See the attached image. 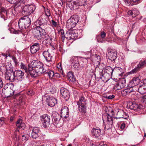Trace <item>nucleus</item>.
Returning <instances> with one entry per match:
<instances>
[{"mask_svg": "<svg viewBox=\"0 0 146 146\" xmlns=\"http://www.w3.org/2000/svg\"><path fill=\"white\" fill-rule=\"evenodd\" d=\"M46 101L48 102V105L51 107L54 106L57 103V100L56 99L50 96L46 99Z\"/></svg>", "mask_w": 146, "mask_h": 146, "instance_id": "20", "label": "nucleus"}, {"mask_svg": "<svg viewBox=\"0 0 146 146\" xmlns=\"http://www.w3.org/2000/svg\"><path fill=\"white\" fill-rule=\"evenodd\" d=\"M15 119V117L13 116H11L10 117V121L12 122H13L14 120Z\"/></svg>", "mask_w": 146, "mask_h": 146, "instance_id": "63", "label": "nucleus"}, {"mask_svg": "<svg viewBox=\"0 0 146 146\" xmlns=\"http://www.w3.org/2000/svg\"><path fill=\"white\" fill-rule=\"evenodd\" d=\"M40 130L37 127H34L32 129L31 137L33 139H36L39 136Z\"/></svg>", "mask_w": 146, "mask_h": 146, "instance_id": "16", "label": "nucleus"}, {"mask_svg": "<svg viewBox=\"0 0 146 146\" xmlns=\"http://www.w3.org/2000/svg\"><path fill=\"white\" fill-rule=\"evenodd\" d=\"M115 97V96L113 95H111L109 96H106V98L109 99H112Z\"/></svg>", "mask_w": 146, "mask_h": 146, "instance_id": "58", "label": "nucleus"}, {"mask_svg": "<svg viewBox=\"0 0 146 146\" xmlns=\"http://www.w3.org/2000/svg\"><path fill=\"white\" fill-rule=\"evenodd\" d=\"M138 91L141 94L146 93V86L141 85L138 88Z\"/></svg>", "mask_w": 146, "mask_h": 146, "instance_id": "32", "label": "nucleus"}, {"mask_svg": "<svg viewBox=\"0 0 146 146\" xmlns=\"http://www.w3.org/2000/svg\"><path fill=\"white\" fill-rule=\"evenodd\" d=\"M125 127V124L124 123H122L120 126V129L122 130H124Z\"/></svg>", "mask_w": 146, "mask_h": 146, "instance_id": "62", "label": "nucleus"}, {"mask_svg": "<svg viewBox=\"0 0 146 146\" xmlns=\"http://www.w3.org/2000/svg\"><path fill=\"white\" fill-rule=\"evenodd\" d=\"M6 72H13V67L10 63L8 62L6 65Z\"/></svg>", "mask_w": 146, "mask_h": 146, "instance_id": "38", "label": "nucleus"}, {"mask_svg": "<svg viewBox=\"0 0 146 146\" xmlns=\"http://www.w3.org/2000/svg\"><path fill=\"white\" fill-rule=\"evenodd\" d=\"M141 80L139 77H135L133 79L132 81L129 82L130 87L137 86L139 84H140Z\"/></svg>", "mask_w": 146, "mask_h": 146, "instance_id": "23", "label": "nucleus"}, {"mask_svg": "<svg viewBox=\"0 0 146 146\" xmlns=\"http://www.w3.org/2000/svg\"><path fill=\"white\" fill-rule=\"evenodd\" d=\"M13 74L15 76V80L18 81H22L23 79L24 72L20 70H16L13 72Z\"/></svg>", "mask_w": 146, "mask_h": 146, "instance_id": "13", "label": "nucleus"}, {"mask_svg": "<svg viewBox=\"0 0 146 146\" xmlns=\"http://www.w3.org/2000/svg\"><path fill=\"white\" fill-rule=\"evenodd\" d=\"M31 20L27 16L21 17L18 21V25L21 30L25 29L29 27L31 25Z\"/></svg>", "mask_w": 146, "mask_h": 146, "instance_id": "3", "label": "nucleus"}, {"mask_svg": "<svg viewBox=\"0 0 146 146\" xmlns=\"http://www.w3.org/2000/svg\"><path fill=\"white\" fill-rule=\"evenodd\" d=\"M106 36V33H105L104 32H102L101 33V37L103 38H105Z\"/></svg>", "mask_w": 146, "mask_h": 146, "instance_id": "59", "label": "nucleus"}, {"mask_svg": "<svg viewBox=\"0 0 146 146\" xmlns=\"http://www.w3.org/2000/svg\"><path fill=\"white\" fill-rule=\"evenodd\" d=\"M86 100L85 98L83 97H82L79 98V101L77 102V105H82V104H86L85 102Z\"/></svg>", "mask_w": 146, "mask_h": 146, "instance_id": "41", "label": "nucleus"}, {"mask_svg": "<svg viewBox=\"0 0 146 146\" xmlns=\"http://www.w3.org/2000/svg\"><path fill=\"white\" fill-rule=\"evenodd\" d=\"M9 3L11 4H14L16 6L19 5V0H6Z\"/></svg>", "mask_w": 146, "mask_h": 146, "instance_id": "42", "label": "nucleus"}, {"mask_svg": "<svg viewBox=\"0 0 146 146\" xmlns=\"http://www.w3.org/2000/svg\"><path fill=\"white\" fill-rule=\"evenodd\" d=\"M40 119L43 126L46 127L49 126L50 124V116L47 114H44L40 116Z\"/></svg>", "mask_w": 146, "mask_h": 146, "instance_id": "11", "label": "nucleus"}, {"mask_svg": "<svg viewBox=\"0 0 146 146\" xmlns=\"http://www.w3.org/2000/svg\"><path fill=\"white\" fill-rule=\"evenodd\" d=\"M12 86V85L11 84H6L4 87V89L6 91V90L9 89L10 88H11Z\"/></svg>", "mask_w": 146, "mask_h": 146, "instance_id": "51", "label": "nucleus"}, {"mask_svg": "<svg viewBox=\"0 0 146 146\" xmlns=\"http://www.w3.org/2000/svg\"><path fill=\"white\" fill-rule=\"evenodd\" d=\"M20 66L21 68L24 69L25 72L28 73V68H27L24 64L22 62L21 63Z\"/></svg>", "mask_w": 146, "mask_h": 146, "instance_id": "49", "label": "nucleus"}, {"mask_svg": "<svg viewBox=\"0 0 146 146\" xmlns=\"http://www.w3.org/2000/svg\"><path fill=\"white\" fill-rule=\"evenodd\" d=\"M129 94L127 89L122 90L121 92V94L123 96H126L127 95Z\"/></svg>", "mask_w": 146, "mask_h": 146, "instance_id": "50", "label": "nucleus"}, {"mask_svg": "<svg viewBox=\"0 0 146 146\" xmlns=\"http://www.w3.org/2000/svg\"><path fill=\"white\" fill-rule=\"evenodd\" d=\"M104 123H105L104 125V129L105 130H108L111 128L113 126V121L111 118H108L106 119V121H104Z\"/></svg>", "mask_w": 146, "mask_h": 146, "instance_id": "19", "label": "nucleus"}, {"mask_svg": "<svg viewBox=\"0 0 146 146\" xmlns=\"http://www.w3.org/2000/svg\"><path fill=\"white\" fill-rule=\"evenodd\" d=\"M28 73H29L32 77L35 78L39 75V73L35 70V69L32 67H29L28 68Z\"/></svg>", "mask_w": 146, "mask_h": 146, "instance_id": "27", "label": "nucleus"}, {"mask_svg": "<svg viewBox=\"0 0 146 146\" xmlns=\"http://www.w3.org/2000/svg\"><path fill=\"white\" fill-rule=\"evenodd\" d=\"M12 73L10 72H6L5 76L7 80H9L11 82H13L14 80H15V76L13 74V75H12Z\"/></svg>", "mask_w": 146, "mask_h": 146, "instance_id": "28", "label": "nucleus"}, {"mask_svg": "<svg viewBox=\"0 0 146 146\" xmlns=\"http://www.w3.org/2000/svg\"><path fill=\"white\" fill-rule=\"evenodd\" d=\"M125 79L124 78H121L116 83L115 85L113 87V89L115 90L121 89L125 87Z\"/></svg>", "mask_w": 146, "mask_h": 146, "instance_id": "12", "label": "nucleus"}, {"mask_svg": "<svg viewBox=\"0 0 146 146\" xmlns=\"http://www.w3.org/2000/svg\"><path fill=\"white\" fill-rule=\"evenodd\" d=\"M140 70V69L137 66L136 67L130 71L129 73L130 74H134L138 72Z\"/></svg>", "mask_w": 146, "mask_h": 146, "instance_id": "44", "label": "nucleus"}, {"mask_svg": "<svg viewBox=\"0 0 146 146\" xmlns=\"http://www.w3.org/2000/svg\"><path fill=\"white\" fill-rule=\"evenodd\" d=\"M86 0H79L78 4L79 6H84L86 5Z\"/></svg>", "mask_w": 146, "mask_h": 146, "instance_id": "47", "label": "nucleus"}, {"mask_svg": "<svg viewBox=\"0 0 146 146\" xmlns=\"http://www.w3.org/2000/svg\"><path fill=\"white\" fill-rule=\"evenodd\" d=\"M79 31V30L76 29L70 30L64 35L63 31H61V36L62 41H63L64 40L65 38L68 40L76 39L78 36V33Z\"/></svg>", "mask_w": 146, "mask_h": 146, "instance_id": "1", "label": "nucleus"}, {"mask_svg": "<svg viewBox=\"0 0 146 146\" xmlns=\"http://www.w3.org/2000/svg\"><path fill=\"white\" fill-rule=\"evenodd\" d=\"M27 95L30 96H32L34 94V92L32 90H29L27 92Z\"/></svg>", "mask_w": 146, "mask_h": 146, "instance_id": "57", "label": "nucleus"}, {"mask_svg": "<svg viewBox=\"0 0 146 146\" xmlns=\"http://www.w3.org/2000/svg\"><path fill=\"white\" fill-rule=\"evenodd\" d=\"M127 107L134 110H138L140 109V106L137 104L131 102H129L127 103Z\"/></svg>", "mask_w": 146, "mask_h": 146, "instance_id": "15", "label": "nucleus"}, {"mask_svg": "<svg viewBox=\"0 0 146 146\" xmlns=\"http://www.w3.org/2000/svg\"><path fill=\"white\" fill-rule=\"evenodd\" d=\"M47 19L45 15L42 14L36 21V23L40 25L37 27H42L45 29L47 28Z\"/></svg>", "mask_w": 146, "mask_h": 146, "instance_id": "9", "label": "nucleus"}, {"mask_svg": "<svg viewBox=\"0 0 146 146\" xmlns=\"http://www.w3.org/2000/svg\"><path fill=\"white\" fill-rule=\"evenodd\" d=\"M5 118L3 117L0 118V126H2L5 123Z\"/></svg>", "mask_w": 146, "mask_h": 146, "instance_id": "52", "label": "nucleus"}, {"mask_svg": "<svg viewBox=\"0 0 146 146\" xmlns=\"http://www.w3.org/2000/svg\"><path fill=\"white\" fill-rule=\"evenodd\" d=\"M39 49V44L37 43L34 44L30 48L31 52L32 54L36 53Z\"/></svg>", "mask_w": 146, "mask_h": 146, "instance_id": "26", "label": "nucleus"}, {"mask_svg": "<svg viewBox=\"0 0 146 146\" xmlns=\"http://www.w3.org/2000/svg\"><path fill=\"white\" fill-rule=\"evenodd\" d=\"M57 67L59 71L60 72V73L62 74L63 76H64V74H63V71L62 69L61 64L60 63H58L57 65Z\"/></svg>", "mask_w": 146, "mask_h": 146, "instance_id": "48", "label": "nucleus"}, {"mask_svg": "<svg viewBox=\"0 0 146 146\" xmlns=\"http://www.w3.org/2000/svg\"><path fill=\"white\" fill-rule=\"evenodd\" d=\"M137 66L140 69L143 67L146 66V60L140 61L138 64Z\"/></svg>", "mask_w": 146, "mask_h": 146, "instance_id": "40", "label": "nucleus"}, {"mask_svg": "<svg viewBox=\"0 0 146 146\" xmlns=\"http://www.w3.org/2000/svg\"><path fill=\"white\" fill-rule=\"evenodd\" d=\"M42 54L45 60L44 62L45 64L48 66H51L52 63V56L48 52V50L44 51Z\"/></svg>", "mask_w": 146, "mask_h": 146, "instance_id": "10", "label": "nucleus"}, {"mask_svg": "<svg viewBox=\"0 0 146 146\" xmlns=\"http://www.w3.org/2000/svg\"><path fill=\"white\" fill-rule=\"evenodd\" d=\"M51 23H52V25L54 27H56L57 26V23L54 20H51Z\"/></svg>", "mask_w": 146, "mask_h": 146, "instance_id": "60", "label": "nucleus"}, {"mask_svg": "<svg viewBox=\"0 0 146 146\" xmlns=\"http://www.w3.org/2000/svg\"><path fill=\"white\" fill-rule=\"evenodd\" d=\"M117 116H116L114 114V111L113 110H111L109 114H107L106 115L103 116L102 117V119L104 123L106 119H108V118H110L111 120H113V117L117 119Z\"/></svg>", "mask_w": 146, "mask_h": 146, "instance_id": "24", "label": "nucleus"}, {"mask_svg": "<svg viewBox=\"0 0 146 146\" xmlns=\"http://www.w3.org/2000/svg\"><path fill=\"white\" fill-rule=\"evenodd\" d=\"M98 68L97 67L96 69H97L98 68L100 69V70L99 71V74H100V71L103 73L104 70L105 68L106 67L105 64L104 63H99L98 65Z\"/></svg>", "mask_w": 146, "mask_h": 146, "instance_id": "36", "label": "nucleus"}, {"mask_svg": "<svg viewBox=\"0 0 146 146\" xmlns=\"http://www.w3.org/2000/svg\"><path fill=\"white\" fill-rule=\"evenodd\" d=\"M108 56L109 59L114 62L117 58V52L115 50L111 49L108 52Z\"/></svg>", "mask_w": 146, "mask_h": 146, "instance_id": "14", "label": "nucleus"}, {"mask_svg": "<svg viewBox=\"0 0 146 146\" xmlns=\"http://www.w3.org/2000/svg\"><path fill=\"white\" fill-rule=\"evenodd\" d=\"M14 91L10 88L9 89L6 90L5 92L7 97H10L14 95Z\"/></svg>", "mask_w": 146, "mask_h": 146, "instance_id": "39", "label": "nucleus"}, {"mask_svg": "<svg viewBox=\"0 0 146 146\" xmlns=\"http://www.w3.org/2000/svg\"><path fill=\"white\" fill-rule=\"evenodd\" d=\"M86 60L84 58H81L79 57L73 56L70 58V61L72 63L75 64L76 63L80 62H82L83 63H86Z\"/></svg>", "mask_w": 146, "mask_h": 146, "instance_id": "18", "label": "nucleus"}, {"mask_svg": "<svg viewBox=\"0 0 146 146\" xmlns=\"http://www.w3.org/2000/svg\"><path fill=\"white\" fill-rule=\"evenodd\" d=\"M6 65H5L4 63H1L0 64V70L1 71L3 72V71L6 70Z\"/></svg>", "mask_w": 146, "mask_h": 146, "instance_id": "45", "label": "nucleus"}, {"mask_svg": "<svg viewBox=\"0 0 146 146\" xmlns=\"http://www.w3.org/2000/svg\"><path fill=\"white\" fill-rule=\"evenodd\" d=\"M79 20V17L77 15L72 16L68 20L66 24L67 28H73L75 27Z\"/></svg>", "mask_w": 146, "mask_h": 146, "instance_id": "6", "label": "nucleus"}, {"mask_svg": "<svg viewBox=\"0 0 146 146\" xmlns=\"http://www.w3.org/2000/svg\"><path fill=\"white\" fill-rule=\"evenodd\" d=\"M140 84L142 85L146 86V79L142 80H141Z\"/></svg>", "mask_w": 146, "mask_h": 146, "instance_id": "56", "label": "nucleus"}, {"mask_svg": "<svg viewBox=\"0 0 146 146\" xmlns=\"http://www.w3.org/2000/svg\"><path fill=\"white\" fill-rule=\"evenodd\" d=\"M60 93L66 100H68L70 97V94L68 90L66 88H62L60 90Z\"/></svg>", "mask_w": 146, "mask_h": 146, "instance_id": "17", "label": "nucleus"}, {"mask_svg": "<svg viewBox=\"0 0 146 146\" xmlns=\"http://www.w3.org/2000/svg\"><path fill=\"white\" fill-rule=\"evenodd\" d=\"M127 13L128 15H131L132 17H135L138 15V12L135 10H133L132 11L129 10L127 12Z\"/></svg>", "mask_w": 146, "mask_h": 146, "instance_id": "34", "label": "nucleus"}, {"mask_svg": "<svg viewBox=\"0 0 146 146\" xmlns=\"http://www.w3.org/2000/svg\"><path fill=\"white\" fill-rule=\"evenodd\" d=\"M52 116L54 123L56 126L58 127L62 126L63 123V121L61 118L62 116L57 112H54L53 113Z\"/></svg>", "mask_w": 146, "mask_h": 146, "instance_id": "8", "label": "nucleus"}, {"mask_svg": "<svg viewBox=\"0 0 146 146\" xmlns=\"http://www.w3.org/2000/svg\"><path fill=\"white\" fill-rule=\"evenodd\" d=\"M128 86H129V88H127V89L128 92H129V93L133 91V87L132 86L131 87H130V86L129 84Z\"/></svg>", "mask_w": 146, "mask_h": 146, "instance_id": "61", "label": "nucleus"}, {"mask_svg": "<svg viewBox=\"0 0 146 146\" xmlns=\"http://www.w3.org/2000/svg\"><path fill=\"white\" fill-rule=\"evenodd\" d=\"M45 15L47 17H49L50 15V10L47 8L45 9Z\"/></svg>", "mask_w": 146, "mask_h": 146, "instance_id": "53", "label": "nucleus"}, {"mask_svg": "<svg viewBox=\"0 0 146 146\" xmlns=\"http://www.w3.org/2000/svg\"><path fill=\"white\" fill-rule=\"evenodd\" d=\"M86 104L77 105L79 111L82 113H85L86 111Z\"/></svg>", "mask_w": 146, "mask_h": 146, "instance_id": "33", "label": "nucleus"}, {"mask_svg": "<svg viewBox=\"0 0 146 146\" xmlns=\"http://www.w3.org/2000/svg\"><path fill=\"white\" fill-rule=\"evenodd\" d=\"M116 116L117 119L121 118L126 119L128 117L126 113L123 110L121 109L118 110Z\"/></svg>", "mask_w": 146, "mask_h": 146, "instance_id": "22", "label": "nucleus"}, {"mask_svg": "<svg viewBox=\"0 0 146 146\" xmlns=\"http://www.w3.org/2000/svg\"><path fill=\"white\" fill-rule=\"evenodd\" d=\"M35 9L36 7L33 5H25L22 8V14L25 16H28L34 12Z\"/></svg>", "mask_w": 146, "mask_h": 146, "instance_id": "7", "label": "nucleus"}, {"mask_svg": "<svg viewBox=\"0 0 146 146\" xmlns=\"http://www.w3.org/2000/svg\"><path fill=\"white\" fill-rule=\"evenodd\" d=\"M61 116L65 118H67L69 116V109L67 106L62 107L61 111Z\"/></svg>", "mask_w": 146, "mask_h": 146, "instance_id": "21", "label": "nucleus"}, {"mask_svg": "<svg viewBox=\"0 0 146 146\" xmlns=\"http://www.w3.org/2000/svg\"><path fill=\"white\" fill-rule=\"evenodd\" d=\"M33 68L35 69V70L39 74H43L46 72V70L43 67L42 63L36 60H33L31 63Z\"/></svg>", "mask_w": 146, "mask_h": 146, "instance_id": "5", "label": "nucleus"}, {"mask_svg": "<svg viewBox=\"0 0 146 146\" xmlns=\"http://www.w3.org/2000/svg\"><path fill=\"white\" fill-rule=\"evenodd\" d=\"M67 76L68 77L69 80L70 82H71L73 83H74L76 81V79L74 77L73 73L71 72H68L67 74Z\"/></svg>", "mask_w": 146, "mask_h": 146, "instance_id": "30", "label": "nucleus"}, {"mask_svg": "<svg viewBox=\"0 0 146 146\" xmlns=\"http://www.w3.org/2000/svg\"><path fill=\"white\" fill-rule=\"evenodd\" d=\"M101 131L99 128H93L92 131V136L96 138L99 137L101 134Z\"/></svg>", "mask_w": 146, "mask_h": 146, "instance_id": "25", "label": "nucleus"}, {"mask_svg": "<svg viewBox=\"0 0 146 146\" xmlns=\"http://www.w3.org/2000/svg\"><path fill=\"white\" fill-rule=\"evenodd\" d=\"M22 137V140L25 141L28 140L29 138L28 136L27 135H23Z\"/></svg>", "mask_w": 146, "mask_h": 146, "instance_id": "54", "label": "nucleus"}, {"mask_svg": "<svg viewBox=\"0 0 146 146\" xmlns=\"http://www.w3.org/2000/svg\"><path fill=\"white\" fill-rule=\"evenodd\" d=\"M19 5L16 6V5H14L13 7H11L6 10L9 15H13L14 14V13L15 12L16 8Z\"/></svg>", "mask_w": 146, "mask_h": 146, "instance_id": "37", "label": "nucleus"}, {"mask_svg": "<svg viewBox=\"0 0 146 146\" xmlns=\"http://www.w3.org/2000/svg\"><path fill=\"white\" fill-rule=\"evenodd\" d=\"M141 97L142 99L143 102L146 104V93L145 94L142 95Z\"/></svg>", "mask_w": 146, "mask_h": 146, "instance_id": "55", "label": "nucleus"}, {"mask_svg": "<svg viewBox=\"0 0 146 146\" xmlns=\"http://www.w3.org/2000/svg\"><path fill=\"white\" fill-rule=\"evenodd\" d=\"M114 70L110 66H106L103 72L100 71V76L97 77L98 78L100 79L104 82H107L109 79L110 75H111Z\"/></svg>", "mask_w": 146, "mask_h": 146, "instance_id": "2", "label": "nucleus"}, {"mask_svg": "<svg viewBox=\"0 0 146 146\" xmlns=\"http://www.w3.org/2000/svg\"><path fill=\"white\" fill-rule=\"evenodd\" d=\"M45 38H44L45 40L47 42L48 44H51L52 43V38L50 37L48 35H46L45 36Z\"/></svg>", "mask_w": 146, "mask_h": 146, "instance_id": "43", "label": "nucleus"}, {"mask_svg": "<svg viewBox=\"0 0 146 146\" xmlns=\"http://www.w3.org/2000/svg\"><path fill=\"white\" fill-rule=\"evenodd\" d=\"M7 13L6 10L2 11L1 12V17L4 20H6L9 15Z\"/></svg>", "mask_w": 146, "mask_h": 146, "instance_id": "35", "label": "nucleus"}, {"mask_svg": "<svg viewBox=\"0 0 146 146\" xmlns=\"http://www.w3.org/2000/svg\"><path fill=\"white\" fill-rule=\"evenodd\" d=\"M3 84L2 80L0 79V88H2L3 87Z\"/></svg>", "mask_w": 146, "mask_h": 146, "instance_id": "64", "label": "nucleus"}, {"mask_svg": "<svg viewBox=\"0 0 146 146\" xmlns=\"http://www.w3.org/2000/svg\"><path fill=\"white\" fill-rule=\"evenodd\" d=\"M16 126L21 129H24L25 126V124L23 122L21 119H19L16 122Z\"/></svg>", "mask_w": 146, "mask_h": 146, "instance_id": "29", "label": "nucleus"}, {"mask_svg": "<svg viewBox=\"0 0 146 146\" xmlns=\"http://www.w3.org/2000/svg\"><path fill=\"white\" fill-rule=\"evenodd\" d=\"M46 73L48 75L50 78H52L54 77V72L50 70H47Z\"/></svg>", "mask_w": 146, "mask_h": 146, "instance_id": "46", "label": "nucleus"}, {"mask_svg": "<svg viewBox=\"0 0 146 146\" xmlns=\"http://www.w3.org/2000/svg\"><path fill=\"white\" fill-rule=\"evenodd\" d=\"M33 33L34 38L38 40L43 38L46 34L45 29L42 27H36V29L33 30Z\"/></svg>", "mask_w": 146, "mask_h": 146, "instance_id": "4", "label": "nucleus"}, {"mask_svg": "<svg viewBox=\"0 0 146 146\" xmlns=\"http://www.w3.org/2000/svg\"><path fill=\"white\" fill-rule=\"evenodd\" d=\"M82 62H80L76 63L74 64L73 65V67L76 70H78L80 69L81 67H83L84 64H85V63H82ZM85 63V62H84Z\"/></svg>", "mask_w": 146, "mask_h": 146, "instance_id": "31", "label": "nucleus"}]
</instances>
